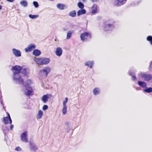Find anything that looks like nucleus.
I'll use <instances>...</instances> for the list:
<instances>
[{"label": "nucleus", "mask_w": 152, "mask_h": 152, "mask_svg": "<svg viewBox=\"0 0 152 152\" xmlns=\"http://www.w3.org/2000/svg\"><path fill=\"white\" fill-rule=\"evenodd\" d=\"M12 69L15 70L14 72V80L17 82L21 84L23 83V80L19 74L22 70V67L17 65L12 67Z\"/></svg>", "instance_id": "nucleus-1"}, {"label": "nucleus", "mask_w": 152, "mask_h": 152, "mask_svg": "<svg viewBox=\"0 0 152 152\" xmlns=\"http://www.w3.org/2000/svg\"><path fill=\"white\" fill-rule=\"evenodd\" d=\"M34 61L38 65H45L50 63V59L48 58L45 57L35 58Z\"/></svg>", "instance_id": "nucleus-2"}, {"label": "nucleus", "mask_w": 152, "mask_h": 152, "mask_svg": "<svg viewBox=\"0 0 152 152\" xmlns=\"http://www.w3.org/2000/svg\"><path fill=\"white\" fill-rule=\"evenodd\" d=\"M32 83V81L30 79H28L27 81V84L25 85V90L24 91L25 94L28 96L32 95L33 91L31 87L29 86Z\"/></svg>", "instance_id": "nucleus-3"}, {"label": "nucleus", "mask_w": 152, "mask_h": 152, "mask_svg": "<svg viewBox=\"0 0 152 152\" xmlns=\"http://www.w3.org/2000/svg\"><path fill=\"white\" fill-rule=\"evenodd\" d=\"M139 77L142 78L145 81H148L152 79V75L145 73L141 72L139 74Z\"/></svg>", "instance_id": "nucleus-4"}, {"label": "nucleus", "mask_w": 152, "mask_h": 152, "mask_svg": "<svg viewBox=\"0 0 152 152\" xmlns=\"http://www.w3.org/2000/svg\"><path fill=\"white\" fill-rule=\"evenodd\" d=\"M50 70L51 68L49 66H47L41 70L39 72L40 74H42L43 76L46 77L50 72Z\"/></svg>", "instance_id": "nucleus-5"}, {"label": "nucleus", "mask_w": 152, "mask_h": 152, "mask_svg": "<svg viewBox=\"0 0 152 152\" xmlns=\"http://www.w3.org/2000/svg\"><path fill=\"white\" fill-rule=\"evenodd\" d=\"M20 139L22 142H28L27 132H25L21 134Z\"/></svg>", "instance_id": "nucleus-6"}, {"label": "nucleus", "mask_w": 152, "mask_h": 152, "mask_svg": "<svg viewBox=\"0 0 152 152\" xmlns=\"http://www.w3.org/2000/svg\"><path fill=\"white\" fill-rule=\"evenodd\" d=\"M127 0H114L115 4L116 6H120L125 4Z\"/></svg>", "instance_id": "nucleus-7"}, {"label": "nucleus", "mask_w": 152, "mask_h": 152, "mask_svg": "<svg viewBox=\"0 0 152 152\" xmlns=\"http://www.w3.org/2000/svg\"><path fill=\"white\" fill-rule=\"evenodd\" d=\"M8 116L4 117L3 118V123L5 125H6L10 123V124L12 123V121L9 113H7Z\"/></svg>", "instance_id": "nucleus-8"}, {"label": "nucleus", "mask_w": 152, "mask_h": 152, "mask_svg": "<svg viewBox=\"0 0 152 152\" xmlns=\"http://www.w3.org/2000/svg\"><path fill=\"white\" fill-rule=\"evenodd\" d=\"M12 52L13 54L16 57H20L21 56V53L20 51L18 50L15 48L12 49Z\"/></svg>", "instance_id": "nucleus-9"}, {"label": "nucleus", "mask_w": 152, "mask_h": 152, "mask_svg": "<svg viewBox=\"0 0 152 152\" xmlns=\"http://www.w3.org/2000/svg\"><path fill=\"white\" fill-rule=\"evenodd\" d=\"M30 150L31 151L34 152L38 149V148L35 144L31 142H30Z\"/></svg>", "instance_id": "nucleus-10"}, {"label": "nucleus", "mask_w": 152, "mask_h": 152, "mask_svg": "<svg viewBox=\"0 0 152 152\" xmlns=\"http://www.w3.org/2000/svg\"><path fill=\"white\" fill-rule=\"evenodd\" d=\"M36 46L34 44H31L28 46L27 48L25 49V50L26 52H29L31 51L33 49L35 48Z\"/></svg>", "instance_id": "nucleus-11"}, {"label": "nucleus", "mask_w": 152, "mask_h": 152, "mask_svg": "<svg viewBox=\"0 0 152 152\" xmlns=\"http://www.w3.org/2000/svg\"><path fill=\"white\" fill-rule=\"evenodd\" d=\"M80 37V38H91V34L90 33L85 32L81 34Z\"/></svg>", "instance_id": "nucleus-12"}, {"label": "nucleus", "mask_w": 152, "mask_h": 152, "mask_svg": "<svg viewBox=\"0 0 152 152\" xmlns=\"http://www.w3.org/2000/svg\"><path fill=\"white\" fill-rule=\"evenodd\" d=\"M22 72L24 74L25 76L28 77L29 74V69L27 68L22 69Z\"/></svg>", "instance_id": "nucleus-13"}, {"label": "nucleus", "mask_w": 152, "mask_h": 152, "mask_svg": "<svg viewBox=\"0 0 152 152\" xmlns=\"http://www.w3.org/2000/svg\"><path fill=\"white\" fill-rule=\"evenodd\" d=\"M93 92L94 95L97 96L100 94V90L99 88L96 87L93 89Z\"/></svg>", "instance_id": "nucleus-14"}, {"label": "nucleus", "mask_w": 152, "mask_h": 152, "mask_svg": "<svg viewBox=\"0 0 152 152\" xmlns=\"http://www.w3.org/2000/svg\"><path fill=\"white\" fill-rule=\"evenodd\" d=\"M62 49L60 48H57L56 51V54L58 56H60L62 55Z\"/></svg>", "instance_id": "nucleus-15"}, {"label": "nucleus", "mask_w": 152, "mask_h": 152, "mask_svg": "<svg viewBox=\"0 0 152 152\" xmlns=\"http://www.w3.org/2000/svg\"><path fill=\"white\" fill-rule=\"evenodd\" d=\"M94 64V62L93 61H88L85 62L84 64L85 66H88L90 68H92Z\"/></svg>", "instance_id": "nucleus-16"}, {"label": "nucleus", "mask_w": 152, "mask_h": 152, "mask_svg": "<svg viewBox=\"0 0 152 152\" xmlns=\"http://www.w3.org/2000/svg\"><path fill=\"white\" fill-rule=\"evenodd\" d=\"M138 84L143 88H145L147 87L146 83L144 82L138 81L137 82Z\"/></svg>", "instance_id": "nucleus-17"}, {"label": "nucleus", "mask_w": 152, "mask_h": 152, "mask_svg": "<svg viewBox=\"0 0 152 152\" xmlns=\"http://www.w3.org/2000/svg\"><path fill=\"white\" fill-rule=\"evenodd\" d=\"M113 24H109L106 25L104 28V30L105 31H107L110 30L112 27H113Z\"/></svg>", "instance_id": "nucleus-18"}, {"label": "nucleus", "mask_w": 152, "mask_h": 152, "mask_svg": "<svg viewBox=\"0 0 152 152\" xmlns=\"http://www.w3.org/2000/svg\"><path fill=\"white\" fill-rule=\"evenodd\" d=\"M136 72V71H133L132 70H130L129 72V75L131 76L132 77V79L133 80H135L136 79V77L134 74Z\"/></svg>", "instance_id": "nucleus-19"}, {"label": "nucleus", "mask_w": 152, "mask_h": 152, "mask_svg": "<svg viewBox=\"0 0 152 152\" xmlns=\"http://www.w3.org/2000/svg\"><path fill=\"white\" fill-rule=\"evenodd\" d=\"M48 95H44L42 96L41 100L44 103H45L48 101Z\"/></svg>", "instance_id": "nucleus-20"}, {"label": "nucleus", "mask_w": 152, "mask_h": 152, "mask_svg": "<svg viewBox=\"0 0 152 152\" xmlns=\"http://www.w3.org/2000/svg\"><path fill=\"white\" fill-rule=\"evenodd\" d=\"M86 13V10L84 9H81L77 12V15L78 16L85 14Z\"/></svg>", "instance_id": "nucleus-21"}, {"label": "nucleus", "mask_w": 152, "mask_h": 152, "mask_svg": "<svg viewBox=\"0 0 152 152\" xmlns=\"http://www.w3.org/2000/svg\"><path fill=\"white\" fill-rule=\"evenodd\" d=\"M41 53V51L38 49L34 50L33 52V55L35 56H38L40 55Z\"/></svg>", "instance_id": "nucleus-22"}, {"label": "nucleus", "mask_w": 152, "mask_h": 152, "mask_svg": "<svg viewBox=\"0 0 152 152\" xmlns=\"http://www.w3.org/2000/svg\"><path fill=\"white\" fill-rule=\"evenodd\" d=\"M91 12L92 13H95L97 12V6L96 4H94L93 5L91 8Z\"/></svg>", "instance_id": "nucleus-23"}, {"label": "nucleus", "mask_w": 152, "mask_h": 152, "mask_svg": "<svg viewBox=\"0 0 152 152\" xmlns=\"http://www.w3.org/2000/svg\"><path fill=\"white\" fill-rule=\"evenodd\" d=\"M143 92H145L147 93H150L152 92V88L149 87L146 88L143 90Z\"/></svg>", "instance_id": "nucleus-24"}, {"label": "nucleus", "mask_w": 152, "mask_h": 152, "mask_svg": "<svg viewBox=\"0 0 152 152\" xmlns=\"http://www.w3.org/2000/svg\"><path fill=\"white\" fill-rule=\"evenodd\" d=\"M43 114V112L41 110H39L37 115V118L38 119L41 118H42Z\"/></svg>", "instance_id": "nucleus-25"}, {"label": "nucleus", "mask_w": 152, "mask_h": 152, "mask_svg": "<svg viewBox=\"0 0 152 152\" xmlns=\"http://www.w3.org/2000/svg\"><path fill=\"white\" fill-rule=\"evenodd\" d=\"M65 5L61 4H58L57 5V7L60 10H62L64 9Z\"/></svg>", "instance_id": "nucleus-26"}, {"label": "nucleus", "mask_w": 152, "mask_h": 152, "mask_svg": "<svg viewBox=\"0 0 152 152\" xmlns=\"http://www.w3.org/2000/svg\"><path fill=\"white\" fill-rule=\"evenodd\" d=\"M69 15L73 17H75L76 16V11L75 10L72 11L69 13Z\"/></svg>", "instance_id": "nucleus-27"}, {"label": "nucleus", "mask_w": 152, "mask_h": 152, "mask_svg": "<svg viewBox=\"0 0 152 152\" xmlns=\"http://www.w3.org/2000/svg\"><path fill=\"white\" fill-rule=\"evenodd\" d=\"M67 106H63V109H62V112L63 115H65L67 113Z\"/></svg>", "instance_id": "nucleus-28"}, {"label": "nucleus", "mask_w": 152, "mask_h": 152, "mask_svg": "<svg viewBox=\"0 0 152 152\" xmlns=\"http://www.w3.org/2000/svg\"><path fill=\"white\" fill-rule=\"evenodd\" d=\"M77 6L81 9H83L84 6L83 4L81 2H79L77 4Z\"/></svg>", "instance_id": "nucleus-29"}, {"label": "nucleus", "mask_w": 152, "mask_h": 152, "mask_svg": "<svg viewBox=\"0 0 152 152\" xmlns=\"http://www.w3.org/2000/svg\"><path fill=\"white\" fill-rule=\"evenodd\" d=\"M20 4L24 7H26L27 5V1H22L20 2Z\"/></svg>", "instance_id": "nucleus-30"}, {"label": "nucleus", "mask_w": 152, "mask_h": 152, "mask_svg": "<svg viewBox=\"0 0 152 152\" xmlns=\"http://www.w3.org/2000/svg\"><path fill=\"white\" fill-rule=\"evenodd\" d=\"M39 16V15H32L31 14H30L29 15V17L31 19H35Z\"/></svg>", "instance_id": "nucleus-31"}, {"label": "nucleus", "mask_w": 152, "mask_h": 152, "mask_svg": "<svg viewBox=\"0 0 152 152\" xmlns=\"http://www.w3.org/2000/svg\"><path fill=\"white\" fill-rule=\"evenodd\" d=\"M68 99L67 97H66L65 100L63 102V106H66V104L68 102Z\"/></svg>", "instance_id": "nucleus-32"}, {"label": "nucleus", "mask_w": 152, "mask_h": 152, "mask_svg": "<svg viewBox=\"0 0 152 152\" xmlns=\"http://www.w3.org/2000/svg\"><path fill=\"white\" fill-rule=\"evenodd\" d=\"M72 33V32L70 31H69L67 34L66 38H70L71 37Z\"/></svg>", "instance_id": "nucleus-33"}, {"label": "nucleus", "mask_w": 152, "mask_h": 152, "mask_svg": "<svg viewBox=\"0 0 152 152\" xmlns=\"http://www.w3.org/2000/svg\"><path fill=\"white\" fill-rule=\"evenodd\" d=\"M33 4L35 7H37L39 6V4L38 2L36 1H34L33 2Z\"/></svg>", "instance_id": "nucleus-34"}, {"label": "nucleus", "mask_w": 152, "mask_h": 152, "mask_svg": "<svg viewBox=\"0 0 152 152\" xmlns=\"http://www.w3.org/2000/svg\"><path fill=\"white\" fill-rule=\"evenodd\" d=\"M48 106L47 105H45L43 106L42 107V110H43L45 111L48 109Z\"/></svg>", "instance_id": "nucleus-35"}, {"label": "nucleus", "mask_w": 152, "mask_h": 152, "mask_svg": "<svg viewBox=\"0 0 152 152\" xmlns=\"http://www.w3.org/2000/svg\"><path fill=\"white\" fill-rule=\"evenodd\" d=\"M87 39H80V42L79 44H80L82 43L83 42L86 41Z\"/></svg>", "instance_id": "nucleus-36"}, {"label": "nucleus", "mask_w": 152, "mask_h": 152, "mask_svg": "<svg viewBox=\"0 0 152 152\" xmlns=\"http://www.w3.org/2000/svg\"><path fill=\"white\" fill-rule=\"evenodd\" d=\"M149 70L151 71H152V61H151L150 63Z\"/></svg>", "instance_id": "nucleus-37"}, {"label": "nucleus", "mask_w": 152, "mask_h": 152, "mask_svg": "<svg viewBox=\"0 0 152 152\" xmlns=\"http://www.w3.org/2000/svg\"><path fill=\"white\" fill-rule=\"evenodd\" d=\"M15 150L17 151H20L21 150V148L20 147L18 146L15 148Z\"/></svg>", "instance_id": "nucleus-38"}, {"label": "nucleus", "mask_w": 152, "mask_h": 152, "mask_svg": "<svg viewBox=\"0 0 152 152\" xmlns=\"http://www.w3.org/2000/svg\"><path fill=\"white\" fill-rule=\"evenodd\" d=\"M147 41L149 42L152 45V39H147Z\"/></svg>", "instance_id": "nucleus-39"}, {"label": "nucleus", "mask_w": 152, "mask_h": 152, "mask_svg": "<svg viewBox=\"0 0 152 152\" xmlns=\"http://www.w3.org/2000/svg\"><path fill=\"white\" fill-rule=\"evenodd\" d=\"M14 126L12 124H11L10 126V129L11 130H12V129L13 128Z\"/></svg>", "instance_id": "nucleus-40"}, {"label": "nucleus", "mask_w": 152, "mask_h": 152, "mask_svg": "<svg viewBox=\"0 0 152 152\" xmlns=\"http://www.w3.org/2000/svg\"><path fill=\"white\" fill-rule=\"evenodd\" d=\"M14 0H7V1L11 2H13L14 1Z\"/></svg>", "instance_id": "nucleus-41"}, {"label": "nucleus", "mask_w": 152, "mask_h": 152, "mask_svg": "<svg viewBox=\"0 0 152 152\" xmlns=\"http://www.w3.org/2000/svg\"><path fill=\"white\" fill-rule=\"evenodd\" d=\"M147 38H152V36H149L147 37Z\"/></svg>", "instance_id": "nucleus-42"}, {"label": "nucleus", "mask_w": 152, "mask_h": 152, "mask_svg": "<svg viewBox=\"0 0 152 152\" xmlns=\"http://www.w3.org/2000/svg\"><path fill=\"white\" fill-rule=\"evenodd\" d=\"M54 40L56 42L58 41V39H55Z\"/></svg>", "instance_id": "nucleus-43"}, {"label": "nucleus", "mask_w": 152, "mask_h": 152, "mask_svg": "<svg viewBox=\"0 0 152 152\" xmlns=\"http://www.w3.org/2000/svg\"><path fill=\"white\" fill-rule=\"evenodd\" d=\"M2 8V7L1 5H0V10H1Z\"/></svg>", "instance_id": "nucleus-44"}, {"label": "nucleus", "mask_w": 152, "mask_h": 152, "mask_svg": "<svg viewBox=\"0 0 152 152\" xmlns=\"http://www.w3.org/2000/svg\"><path fill=\"white\" fill-rule=\"evenodd\" d=\"M83 1H85L86 0H82Z\"/></svg>", "instance_id": "nucleus-45"}, {"label": "nucleus", "mask_w": 152, "mask_h": 152, "mask_svg": "<svg viewBox=\"0 0 152 152\" xmlns=\"http://www.w3.org/2000/svg\"><path fill=\"white\" fill-rule=\"evenodd\" d=\"M1 104H2V101L1 102Z\"/></svg>", "instance_id": "nucleus-46"}, {"label": "nucleus", "mask_w": 152, "mask_h": 152, "mask_svg": "<svg viewBox=\"0 0 152 152\" xmlns=\"http://www.w3.org/2000/svg\"><path fill=\"white\" fill-rule=\"evenodd\" d=\"M0 1H1V0H0Z\"/></svg>", "instance_id": "nucleus-47"}]
</instances>
